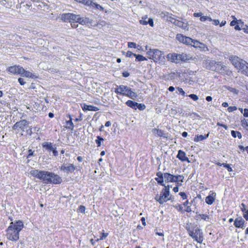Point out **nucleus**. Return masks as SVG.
I'll return each instance as SVG.
<instances>
[{"instance_id": "nucleus-1", "label": "nucleus", "mask_w": 248, "mask_h": 248, "mask_svg": "<svg viewBox=\"0 0 248 248\" xmlns=\"http://www.w3.org/2000/svg\"><path fill=\"white\" fill-rule=\"evenodd\" d=\"M30 174L46 184H60L62 180L58 174L52 172L39 170H32Z\"/></svg>"}, {"instance_id": "nucleus-2", "label": "nucleus", "mask_w": 248, "mask_h": 248, "mask_svg": "<svg viewBox=\"0 0 248 248\" xmlns=\"http://www.w3.org/2000/svg\"><path fill=\"white\" fill-rule=\"evenodd\" d=\"M24 227L21 220L16 221L15 223L11 222L6 230V238L12 241H17L19 239V232Z\"/></svg>"}, {"instance_id": "nucleus-3", "label": "nucleus", "mask_w": 248, "mask_h": 248, "mask_svg": "<svg viewBox=\"0 0 248 248\" xmlns=\"http://www.w3.org/2000/svg\"><path fill=\"white\" fill-rule=\"evenodd\" d=\"M61 20L64 22L78 23L82 25H85L92 23V20L88 17H81L79 15L73 13H64L61 15Z\"/></svg>"}, {"instance_id": "nucleus-4", "label": "nucleus", "mask_w": 248, "mask_h": 248, "mask_svg": "<svg viewBox=\"0 0 248 248\" xmlns=\"http://www.w3.org/2000/svg\"><path fill=\"white\" fill-rule=\"evenodd\" d=\"M189 235L199 244H202L203 241V234L202 230L197 225L191 223H187L186 226Z\"/></svg>"}, {"instance_id": "nucleus-5", "label": "nucleus", "mask_w": 248, "mask_h": 248, "mask_svg": "<svg viewBox=\"0 0 248 248\" xmlns=\"http://www.w3.org/2000/svg\"><path fill=\"white\" fill-rule=\"evenodd\" d=\"M114 92L118 95L125 96L131 99H134L138 97L137 94L133 92L130 87L124 85H116Z\"/></svg>"}, {"instance_id": "nucleus-6", "label": "nucleus", "mask_w": 248, "mask_h": 248, "mask_svg": "<svg viewBox=\"0 0 248 248\" xmlns=\"http://www.w3.org/2000/svg\"><path fill=\"white\" fill-rule=\"evenodd\" d=\"M159 194H156L155 197V200L159 204H162L171 199L170 193V186L168 185L163 186Z\"/></svg>"}, {"instance_id": "nucleus-7", "label": "nucleus", "mask_w": 248, "mask_h": 248, "mask_svg": "<svg viewBox=\"0 0 248 248\" xmlns=\"http://www.w3.org/2000/svg\"><path fill=\"white\" fill-rule=\"evenodd\" d=\"M148 59L153 60L155 63L164 62L165 57L164 52L158 49L150 48L147 52Z\"/></svg>"}, {"instance_id": "nucleus-8", "label": "nucleus", "mask_w": 248, "mask_h": 248, "mask_svg": "<svg viewBox=\"0 0 248 248\" xmlns=\"http://www.w3.org/2000/svg\"><path fill=\"white\" fill-rule=\"evenodd\" d=\"M29 122L26 120H22L18 122H16L14 125L12 126L13 130L17 131V133L19 132H26L28 133L29 130L30 131V134L31 133L32 128L30 127L28 129L29 127Z\"/></svg>"}, {"instance_id": "nucleus-9", "label": "nucleus", "mask_w": 248, "mask_h": 248, "mask_svg": "<svg viewBox=\"0 0 248 248\" xmlns=\"http://www.w3.org/2000/svg\"><path fill=\"white\" fill-rule=\"evenodd\" d=\"M229 60L234 67L240 71L247 62L236 56H231Z\"/></svg>"}, {"instance_id": "nucleus-10", "label": "nucleus", "mask_w": 248, "mask_h": 248, "mask_svg": "<svg viewBox=\"0 0 248 248\" xmlns=\"http://www.w3.org/2000/svg\"><path fill=\"white\" fill-rule=\"evenodd\" d=\"M6 70L10 74L20 75L22 72H24V69L20 65H15L8 67Z\"/></svg>"}, {"instance_id": "nucleus-11", "label": "nucleus", "mask_w": 248, "mask_h": 248, "mask_svg": "<svg viewBox=\"0 0 248 248\" xmlns=\"http://www.w3.org/2000/svg\"><path fill=\"white\" fill-rule=\"evenodd\" d=\"M164 177L166 183H174L178 180L182 179L180 175H173L169 172H164Z\"/></svg>"}, {"instance_id": "nucleus-12", "label": "nucleus", "mask_w": 248, "mask_h": 248, "mask_svg": "<svg viewBox=\"0 0 248 248\" xmlns=\"http://www.w3.org/2000/svg\"><path fill=\"white\" fill-rule=\"evenodd\" d=\"M176 39L180 43L189 46L192 44V39L190 37L178 33L176 35Z\"/></svg>"}, {"instance_id": "nucleus-13", "label": "nucleus", "mask_w": 248, "mask_h": 248, "mask_svg": "<svg viewBox=\"0 0 248 248\" xmlns=\"http://www.w3.org/2000/svg\"><path fill=\"white\" fill-rule=\"evenodd\" d=\"M178 54L176 53H170L167 55V60L172 63H179Z\"/></svg>"}, {"instance_id": "nucleus-14", "label": "nucleus", "mask_w": 248, "mask_h": 248, "mask_svg": "<svg viewBox=\"0 0 248 248\" xmlns=\"http://www.w3.org/2000/svg\"><path fill=\"white\" fill-rule=\"evenodd\" d=\"M233 225L237 228L244 229L245 227V221L242 217H236L234 220Z\"/></svg>"}, {"instance_id": "nucleus-15", "label": "nucleus", "mask_w": 248, "mask_h": 248, "mask_svg": "<svg viewBox=\"0 0 248 248\" xmlns=\"http://www.w3.org/2000/svg\"><path fill=\"white\" fill-rule=\"evenodd\" d=\"M216 193L211 191L209 195L205 198V202L209 204H212L215 201Z\"/></svg>"}, {"instance_id": "nucleus-16", "label": "nucleus", "mask_w": 248, "mask_h": 248, "mask_svg": "<svg viewBox=\"0 0 248 248\" xmlns=\"http://www.w3.org/2000/svg\"><path fill=\"white\" fill-rule=\"evenodd\" d=\"M60 170L67 173L73 172L75 170L76 167L73 164H69L68 166L63 164L61 167Z\"/></svg>"}, {"instance_id": "nucleus-17", "label": "nucleus", "mask_w": 248, "mask_h": 248, "mask_svg": "<svg viewBox=\"0 0 248 248\" xmlns=\"http://www.w3.org/2000/svg\"><path fill=\"white\" fill-rule=\"evenodd\" d=\"M178 55H179V57H178L179 63L181 62H186L192 60V57L186 53H182L181 54H178Z\"/></svg>"}, {"instance_id": "nucleus-18", "label": "nucleus", "mask_w": 248, "mask_h": 248, "mask_svg": "<svg viewBox=\"0 0 248 248\" xmlns=\"http://www.w3.org/2000/svg\"><path fill=\"white\" fill-rule=\"evenodd\" d=\"M156 175L157 177L155 178V180L157 183L162 186H166L164 181V173L161 171H158L156 172Z\"/></svg>"}, {"instance_id": "nucleus-19", "label": "nucleus", "mask_w": 248, "mask_h": 248, "mask_svg": "<svg viewBox=\"0 0 248 248\" xmlns=\"http://www.w3.org/2000/svg\"><path fill=\"white\" fill-rule=\"evenodd\" d=\"M82 110L84 111H96L99 110V109L95 106L92 105H88L86 104H83L81 105Z\"/></svg>"}, {"instance_id": "nucleus-20", "label": "nucleus", "mask_w": 248, "mask_h": 248, "mask_svg": "<svg viewBox=\"0 0 248 248\" xmlns=\"http://www.w3.org/2000/svg\"><path fill=\"white\" fill-rule=\"evenodd\" d=\"M240 208L243 213L244 218L246 220H248V209L247 206L244 203H242L240 205Z\"/></svg>"}, {"instance_id": "nucleus-21", "label": "nucleus", "mask_w": 248, "mask_h": 248, "mask_svg": "<svg viewBox=\"0 0 248 248\" xmlns=\"http://www.w3.org/2000/svg\"><path fill=\"white\" fill-rule=\"evenodd\" d=\"M152 132L154 135H157L160 137L167 138V137L166 136V134L165 133L164 131L161 129L155 128L152 129Z\"/></svg>"}, {"instance_id": "nucleus-22", "label": "nucleus", "mask_w": 248, "mask_h": 248, "mask_svg": "<svg viewBox=\"0 0 248 248\" xmlns=\"http://www.w3.org/2000/svg\"><path fill=\"white\" fill-rule=\"evenodd\" d=\"M190 46L195 48H199L203 49L206 47L205 45L203 43L194 39H192V45H190Z\"/></svg>"}, {"instance_id": "nucleus-23", "label": "nucleus", "mask_w": 248, "mask_h": 248, "mask_svg": "<svg viewBox=\"0 0 248 248\" xmlns=\"http://www.w3.org/2000/svg\"><path fill=\"white\" fill-rule=\"evenodd\" d=\"M212 63L215 67L214 71L217 72H220L224 66L221 62H213Z\"/></svg>"}, {"instance_id": "nucleus-24", "label": "nucleus", "mask_w": 248, "mask_h": 248, "mask_svg": "<svg viewBox=\"0 0 248 248\" xmlns=\"http://www.w3.org/2000/svg\"><path fill=\"white\" fill-rule=\"evenodd\" d=\"M69 118V120L66 121V126L65 128L67 129H69L71 131L74 130V125L73 123L72 122V118L70 115H69L68 116Z\"/></svg>"}, {"instance_id": "nucleus-25", "label": "nucleus", "mask_w": 248, "mask_h": 248, "mask_svg": "<svg viewBox=\"0 0 248 248\" xmlns=\"http://www.w3.org/2000/svg\"><path fill=\"white\" fill-rule=\"evenodd\" d=\"M177 157L182 161H186L188 160L185 152L180 150L178 151Z\"/></svg>"}, {"instance_id": "nucleus-26", "label": "nucleus", "mask_w": 248, "mask_h": 248, "mask_svg": "<svg viewBox=\"0 0 248 248\" xmlns=\"http://www.w3.org/2000/svg\"><path fill=\"white\" fill-rule=\"evenodd\" d=\"M209 134L210 132H208L207 134H205L204 135H196L194 138V141L196 142L202 141L206 139L209 137Z\"/></svg>"}, {"instance_id": "nucleus-27", "label": "nucleus", "mask_w": 248, "mask_h": 248, "mask_svg": "<svg viewBox=\"0 0 248 248\" xmlns=\"http://www.w3.org/2000/svg\"><path fill=\"white\" fill-rule=\"evenodd\" d=\"M196 219L197 220H203L206 221H209L210 219V216L207 214H201L196 215Z\"/></svg>"}, {"instance_id": "nucleus-28", "label": "nucleus", "mask_w": 248, "mask_h": 248, "mask_svg": "<svg viewBox=\"0 0 248 248\" xmlns=\"http://www.w3.org/2000/svg\"><path fill=\"white\" fill-rule=\"evenodd\" d=\"M219 73L223 76L227 75L228 76H232V72L228 69L225 65L224 66V67Z\"/></svg>"}, {"instance_id": "nucleus-29", "label": "nucleus", "mask_w": 248, "mask_h": 248, "mask_svg": "<svg viewBox=\"0 0 248 248\" xmlns=\"http://www.w3.org/2000/svg\"><path fill=\"white\" fill-rule=\"evenodd\" d=\"M42 147L43 148L46 149L49 152H51L54 148L53 147L52 143L46 141L43 143Z\"/></svg>"}, {"instance_id": "nucleus-30", "label": "nucleus", "mask_w": 248, "mask_h": 248, "mask_svg": "<svg viewBox=\"0 0 248 248\" xmlns=\"http://www.w3.org/2000/svg\"><path fill=\"white\" fill-rule=\"evenodd\" d=\"M236 21H237L236 23V25L234 26V29L236 31H240L241 30V27H243L244 25V22L241 19L235 20Z\"/></svg>"}, {"instance_id": "nucleus-31", "label": "nucleus", "mask_w": 248, "mask_h": 248, "mask_svg": "<svg viewBox=\"0 0 248 248\" xmlns=\"http://www.w3.org/2000/svg\"><path fill=\"white\" fill-rule=\"evenodd\" d=\"M125 104L126 105V106H127L128 107H129L132 108H133L135 109H137L136 106L137 105V102H136L133 101L132 100H128L125 102Z\"/></svg>"}, {"instance_id": "nucleus-32", "label": "nucleus", "mask_w": 248, "mask_h": 248, "mask_svg": "<svg viewBox=\"0 0 248 248\" xmlns=\"http://www.w3.org/2000/svg\"><path fill=\"white\" fill-rule=\"evenodd\" d=\"M89 6H92L93 8L99 10L101 11H103L104 10V8L102 6L96 2H93L92 0H91V3L90 4Z\"/></svg>"}, {"instance_id": "nucleus-33", "label": "nucleus", "mask_w": 248, "mask_h": 248, "mask_svg": "<svg viewBox=\"0 0 248 248\" xmlns=\"http://www.w3.org/2000/svg\"><path fill=\"white\" fill-rule=\"evenodd\" d=\"M174 24L175 25L183 29H185L187 27L186 23H185L182 21L179 20L175 19Z\"/></svg>"}, {"instance_id": "nucleus-34", "label": "nucleus", "mask_w": 248, "mask_h": 248, "mask_svg": "<svg viewBox=\"0 0 248 248\" xmlns=\"http://www.w3.org/2000/svg\"><path fill=\"white\" fill-rule=\"evenodd\" d=\"M20 75L22 77H25L31 78H33L34 77V75L32 73L28 71H26L25 69L24 72H22V74Z\"/></svg>"}, {"instance_id": "nucleus-35", "label": "nucleus", "mask_w": 248, "mask_h": 248, "mask_svg": "<svg viewBox=\"0 0 248 248\" xmlns=\"http://www.w3.org/2000/svg\"><path fill=\"white\" fill-rule=\"evenodd\" d=\"M240 71L243 75L248 77V63L247 62L245 64V66H244V67H242Z\"/></svg>"}, {"instance_id": "nucleus-36", "label": "nucleus", "mask_w": 248, "mask_h": 248, "mask_svg": "<svg viewBox=\"0 0 248 248\" xmlns=\"http://www.w3.org/2000/svg\"><path fill=\"white\" fill-rule=\"evenodd\" d=\"M134 56L136 57V61L137 62H141L147 60V59L146 57L140 54H136V55H134Z\"/></svg>"}, {"instance_id": "nucleus-37", "label": "nucleus", "mask_w": 248, "mask_h": 248, "mask_svg": "<svg viewBox=\"0 0 248 248\" xmlns=\"http://www.w3.org/2000/svg\"><path fill=\"white\" fill-rule=\"evenodd\" d=\"M189 202L188 200L185 201L183 205L185 207V211L187 213H190L191 212V208L190 206L188 205Z\"/></svg>"}, {"instance_id": "nucleus-38", "label": "nucleus", "mask_w": 248, "mask_h": 248, "mask_svg": "<svg viewBox=\"0 0 248 248\" xmlns=\"http://www.w3.org/2000/svg\"><path fill=\"white\" fill-rule=\"evenodd\" d=\"M108 233L105 232L104 230H103V232L100 233L99 238H97L95 241L98 242L100 240H104L108 237Z\"/></svg>"}, {"instance_id": "nucleus-39", "label": "nucleus", "mask_w": 248, "mask_h": 248, "mask_svg": "<svg viewBox=\"0 0 248 248\" xmlns=\"http://www.w3.org/2000/svg\"><path fill=\"white\" fill-rule=\"evenodd\" d=\"M231 135L233 138L238 137L239 139L242 138L241 133L239 131L232 130L231 131Z\"/></svg>"}, {"instance_id": "nucleus-40", "label": "nucleus", "mask_w": 248, "mask_h": 248, "mask_svg": "<svg viewBox=\"0 0 248 248\" xmlns=\"http://www.w3.org/2000/svg\"><path fill=\"white\" fill-rule=\"evenodd\" d=\"M78 3L83 4L86 6H89L91 3V0H75Z\"/></svg>"}, {"instance_id": "nucleus-41", "label": "nucleus", "mask_w": 248, "mask_h": 248, "mask_svg": "<svg viewBox=\"0 0 248 248\" xmlns=\"http://www.w3.org/2000/svg\"><path fill=\"white\" fill-rule=\"evenodd\" d=\"M241 125L246 130H248V120L243 119L241 120Z\"/></svg>"}, {"instance_id": "nucleus-42", "label": "nucleus", "mask_w": 248, "mask_h": 248, "mask_svg": "<svg viewBox=\"0 0 248 248\" xmlns=\"http://www.w3.org/2000/svg\"><path fill=\"white\" fill-rule=\"evenodd\" d=\"M175 208L177 209L179 212L181 213H184L186 212L185 209H183V205L182 204H177L174 206Z\"/></svg>"}, {"instance_id": "nucleus-43", "label": "nucleus", "mask_w": 248, "mask_h": 248, "mask_svg": "<svg viewBox=\"0 0 248 248\" xmlns=\"http://www.w3.org/2000/svg\"><path fill=\"white\" fill-rule=\"evenodd\" d=\"M104 140V139L100 136H97V139L95 140V141L97 144V147H100L101 145V141Z\"/></svg>"}, {"instance_id": "nucleus-44", "label": "nucleus", "mask_w": 248, "mask_h": 248, "mask_svg": "<svg viewBox=\"0 0 248 248\" xmlns=\"http://www.w3.org/2000/svg\"><path fill=\"white\" fill-rule=\"evenodd\" d=\"M180 176L182 177V179L178 180L177 181L174 182L176 183V186H178V187L182 186V183L183 182L184 179V176L183 175H180Z\"/></svg>"}, {"instance_id": "nucleus-45", "label": "nucleus", "mask_w": 248, "mask_h": 248, "mask_svg": "<svg viewBox=\"0 0 248 248\" xmlns=\"http://www.w3.org/2000/svg\"><path fill=\"white\" fill-rule=\"evenodd\" d=\"M136 108L140 110H143L145 109L146 106L144 104L137 103Z\"/></svg>"}, {"instance_id": "nucleus-46", "label": "nucleus", "mask_w": 248, "mask_h": 248, "mask_svg": "<svg viewBox=\"0 0 248 248\" xmlns=\"http://www.w3.org/2000/svg\"><path fill=\"white\" fill-rule=\"evenodd\" d=\"M200 21L202 22L205 21L206 20H209L210 21H211L212 20V19L210 17H208L207 16H201L200 18Z\"/></svg>"}, {"instance_id": "nucleus-47", "label": "nucleus", "mask_w": 248, "mask_h": 248, "mask_svg": "<svg viewBox=\"0 0 248 248\" xmlns=\"http://www.w3.org/2000/svg\"><path fill=\"white\" fill-rule=\"evenodd\" d=\"M239 110L242 113L243 111H244L243 115L244 117H248V108H244V110L242 108H239Z\"/></svg>"}, {"instance_id": "nucleus-48", "label": "nucleus", "mask_w": 248, "mask_h": 248, "mask_svg": "<svg viewBox=\"0 0 248 248\" xmlns=\"http://www.w3.org/2000/svg\"><path fill=\"white\" fill-rule=\"evenodd\" d=\"M223 166L226 168L229 172H231L232 171V168L231 167L230 165L227 163H223Z\"/></svg>"}, {"instance_id": "nucleus-49", "label": "nucleus", "mask_w": 248, "mask_h": 248, "mask_svg": "<svg viewBox=\"0 0 248 248\" xmlns=\"http://www.w3.org/2000/svg\"><path fill=\"white\" fill-rule=\"evenodd\" d=\"M232 17L233 19V20L231 22L230 26H235V25H236V23L237 22V21H236V20H236V18L235 17V16H232Z\"/></svg>"}, {"instance_id": "nucleus-50", "label": "nucleus", "mask_w": 248, "mask_h": 248, "mask_svg": "<svg viewBox=\"0 0 248 248\" xmlns=\"http://www.w3.org/2000/svg\"><path fill=\"white\" fill-rule=\"evenodd\" d=\"M188 96L194 101H197L199 99L198 96L195 94H190Z\"/></svg>"}, {"instance_id": "nucleus-51", "label": "nucleus", "mask_w": 248, "mask_h": 248, "mask_svg": "<svg viewBox=\"0 0 248 248\" xmlns=\"http://www.w3.org/2000/svg\"><path fill=\"white\" fill-rule=\"evenodd\" d=\"M128 47L130 48H136L137 47V44L134 42H128Z\"/></svg>"}, {"instance_id": "nucleus-52", "label": "nucleus", "mask_w": 248, "mask_h": 248, "mask_svg": "<svg viewBox=\"0 0 248 248\" xmlns=\"http://www.w3.org/2000/svg\"><path fill=\"white\" fill-rule=\"evenodd\" d=\"M237 109V108L235 106H230L228 108V111L229 112H232L233 111H235Z\"/></svg>"}, {"instance_id": "nucleus-53", "label": "nucleus", "mask_w": 248, "mask_h": 248, "mask_svg": "<svg viewBox=\"0 0 248 248\" xmlns=\"http://www.w3.org/2000/svg\"><path fill=\"white\" fill-rule=\"evenodd\" d=\"M28 155L27 156V158H30L33 155L34 151L31 149H29L28 151Z\"/></svg>"}, {"instance_id": "nucleus-54", "label": "nucleus", "mask_w": 248, "mask_h": 248, "mask_svg": "<svg viewBox=\"0 0 248 248\" xmlns=\"http://www.w3.org/2000/svg\"><path fill=\"white\" fill-rule=\"evenodd\" d=\"M179 195L182 197L183 200L187 199V196L186 194L184 192H181L179 193Z\"/></svg>"}, {"instance_id": "nucleus-55", "label": "nucleus", "mask_w": 248, "mask_h": 248, "mask_svg": "<svg viewBox=\"0 0 248 248\" xmlns=\"http://www.w3.org/2000/svg\"><path fill=\"white\" fill-rule=\"evenodd\" d=\"M244 32L248 34V26L247 25H244L243 27H241Z\"/></svg>"}, {"instance_id": "nucleus-56", "label": "nucleus", "mask_w": 248, "mask_h": 248, "mask_svg": "<svg viewBox=\"0 0 248 248\" xmlns=\"http://www.w3.org/2000/svg\"><path fill=\"white\" fill-rule=\"evenodd\" d=\"M78 209L81 213H84L85 211V207L84 205H80Z\"/></svg>"}, {"instance_id": "nucleus-57", "label": "nucleus", "mask_w": 248, "mask_h": 248, "mask_svg": "<svg viewBox=\"0 0 248 248\" xmlns=\"http://www.w3.org/2000/svg\"><path fill=\"white\" fill-rule=\"evenodd\" d=\"M177 90H178V91L180 94H181L184 96H185L186 93H185V91L183 90L182 88H181L180 87H178Z\"/></svg>"}, {"instance_id": "nucleus-58", "label": "nucleus", "mask_w": 248, "mask_h": 248, "mask_svg": "<svg viewBox=\"0 0 248 248\" xmlns=\"http://www.w3.org/2000/svg\"><path fill=\"white\" fill-rule=\"evenodd\" d=\"M51 151L55 156H57L58 155V152L56 150V147H54Z\"/></svg>"}, {"instance_id": "nucleus-59", "label": "nucleus", "mask_w": 248, "mask_h": 248, "mask_svg": "<svg viewBox=\"0 0 248 248\" xmlns=\"http://www.w3.org/2000/svg\"><path fill=\"white\" fill-rule=\"evenodd\" d=\"M134 55H136V54L133 53L132 52L130 51H128L126 52V57H131L132 56H134Z\"/></svg>"}, {"instance_id": "nucleus-60", "label": "nucleus", "mask_w": 248, "mask_h": 248, "mask_svg": "<svg viewBox=\"0 0 248 248\" xmlns=\"http://www.w3.org/2000/svg\"><path fill=\"white\" fill-rule=\"evenodd\" d=\"M18 81L21 85H24L25 84V82L24 81L23 78H18Z\"/></svg>"}, {"instance_id": "nucleus-61", "label": "nucleus", "mask_w": 248, "mask_h": 248, "mask_svg": "<svg viewBox=\"0 0 248 248\" xmlns=\"http://www.w3.org/2000/svg\"><path fill=\"white\" fill-rule=\"evenodd\" d=\"M147 22H148V24H149L150 26L153 27V26H154V21H153V19L149 18L148 21Z\"/></svg>"}, {"instance_id": "nucleus-62", "label": "nucleus", "mask_w": 248, "mask_h": 248, "mask_svg": "<svg viewBox=\"0 0 248 248\" xmlns=\"http://www.w3.org/2000/svg\"><path fill=\"white\" fill-rule=\"evenodd\" d=\"M217 125L222 127L224 128H225V129H227L228 128V126H227V125L222 124H220L219 123H217Z\"/></svg>"}, {"instance_id": "nucleus-63", "label": "nucleus", "mask_w": 248, "mask_h": 248, "mask_svg": "<svg viewBox=\"0 0 248 248\" xmlns=\"http://www.w3.org/2000/svg\"><path fill=\"white\" fill-rule=\"evenodd\" d=\"M129 75H130L129 73L127 71L124 72L122 73L123 76L124 78H127V77H129Z\"/></svg>"}, {"instance_id": "nucleus-64", "label": "nucleus", "mask_w": 248, "mask_h": 248, "mask_svg": "<svg viewBox=\"0 0 248 248\" xmlns=\"http://www.w3.org/2000/svg\"><path fill=\"white\" fill-rule=\"evenodd\" d=\"M148 21H146V20L141 19L140 20V24L143 25H146L148 24Z\"/></svg>"}]
</instances>
